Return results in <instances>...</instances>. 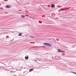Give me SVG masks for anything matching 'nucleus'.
Returning a JSON list of instances; mask_svg holds the SVG:
<instances>
[{
    "mask_svg": "<svg viewBox=\"0 0 76 76\" xmlns=\"http://www.w3.org/2000/svg\"><path fill=\"white\" fill-rule=\"evenodd\" d=\"M18 36H19V37H20V36H22V33H20L18 35Z\"/></svg>",
    "mask_w": 76,
    "mask_h": 76,
    "instance_id": "nucleus-9",
    "label": "nucleus"
},
{
    "mask_svg": "<svg viewBox=\"0 0 76 76\" xmlns=\"http://www.w3.org/2000/svg\"><path fill=\"white\" fill-rule=\"evenodd\" d=\"M39 23H42V22L39 21Z\"/></svg>",
    "mask_w": 76,
    "mask_h": 76,
    "instance_id": "nucleus-12",
    "label": "nucleus"
},
{
    "mask_svg": "<svg viewBox=\"0 0 76 76\" xmlns=\"http://www.w3.org/2000/svg\"><path fill=\"white\" fill-rule=\"evenodd\" d=\"M51 7L52 8H54L55 7V5L54 4H52L51 5Z\"/></svg>",
    "mask_w": 76,
    "mask_h": 76,
    "instance_id": "nucleus-2",
    "label": "nucleus"
},
{
    "mask_svg": "<svg viewBox=\"0 0 76 76\" xmlns=\"http://www.w3.org/2000/svg\"><path fill=\"white\" fill-rule=\"evenodd\" d=\"M43 44L45 45L48 47H51L52 46V45L50 43H43Z\"/></svg>",
    "mask_w": 76,
    "mask_h": 76,
    "instance_id": "nucleus-1",
    "label": "nucleus"
},
{
    "mask_svg": "<svg viewBox=\"0 0 76 76\" xmlns=\"http://www.w3.org/2000/svg\"><path fill=\"white\" fill-rule=\"evenodd\" d=\"M30 37H31V38H35V37H33L32 36H30Z\"/></svg>",
    "mask_w": 76,
    "mask_h": 76,
    "instance_id": "nucleus-11",
    "label": "nucleus"
},
{
    "mask_svg": "<svg viewBox=\"0 0 76 76\" xmlns=\"http://www.w3.org/2000/svg\"><path fill=\"white\" fill-rule=\"evenodd\" d=\"M34 61H37V60H34Z\"/></svg>",
    "mask_w": 76,
    "mask_h": 76,
    "instance_id": "nucleus-15",
    "label": "nucleus"
},
{
    "mask_svg": "<svg viewBox=\"0 0 76 76\" xmlns=\"http://www.w3.org/2000/svg\"><path fill=\"white\" fill-rule=\"evenodd\" d=\"M7 0V1L8 0Z\"/></svg>",
    "mask_w": 76,
    "mask_h": 76,
    "instance_id": "nucleus-19",
    "label": "nucleus"
},
{
    "mask_svg": "<svg viewBox=\"0 0 76 76\" xmlns=\"http://www.w3.org/2000/svg\"><path fill=\"white\" fill-rule=\"evenodd\" d=\"M8 13L7 12H6V13Z\"/></svg>",
    "mask_w": 76,
    "mask_h": 76,
    "instance_id": "nucleus-17",
    "label": "nucleus"
},
{
    "mask_svg": "<svg viewBox=\"0 0 76 76\" xmlns=\"http://www.w3.org/2000/svg\"><path fill=\"white\" fill-rule=\"evenodd\" d=\"M4 30H2V31H3Z\"/></svg>",
    "mask_w": 76,
    "mask_h": 76,
    "instance_id": "nucleus-16",
    "label": "nucleus"
},
{
    "mask_svg": "<svg viewBox=\"0 0 76 76\" xmlns=\"http://www.w3.org/2000/svg\"><path fill=\"white\" fill-rule=\"evenodd\" d=\"M6 8H7L8 9H9V8H10V7H9V6L8 5H7L6 6Z\"/></svg>",
    "mask_w": 76,
    "mask_h": 76,
    "instance_id": "nucleus-6",
    "label": "nucleus"
},
{
    "mask_svg": "<svg viewBox=\"0 0 76 76\" xmlns=\"http://www.w3.org/2000/svg\"><path fill=\"white\" fill-rule=\"evenodd\" d=\"M13 67L12 66H10V69H13Z\"/></svg>",
    "mask_w": 76,
    "mask_h": 76,
    "instance_id": "nucleus-10",
    "label": "nucleus"
},
{
    "mask_svg": "<svg viewBox=\"0 0 76 76\" xmlns=\"http://www.w3.org/2000/svg\"><path fill=\"white\" fill-rule=\"evenodd\" d=\"M66 10V8L62 9L61 10V11H63V10Z\"/></svg>",
    "mask_w": 76,
    "mask_h": 76,
    "instance_id": "nucleus-4",
    "label": "nucleus"
},
{
    "mask_svg": "<svg viewBox=\"0 0 76 76\" xmlns=\"http://www.w3.org/2000/svg\"><path fill=\"white\" fill-rule=\"evenodd\" d=\"M33 70H34V69H31L29 70V72H32V71H33Z\"/></svg>",
    "mask_w": 76,
    "mask_h": 76,
    "instance_id": "nucleus-5",
    "label": "nucleus"
},
{
    "mask_svg": "<svg viewBox=\"0 0 76 76\" xmlns=\"http://www.w3.org/2000/svg\"><path fill=\"white\" fill-rule=\"evenodd\" d=\"M7 37H9V36H7Z\"/></svg>",
    "mask_w": 76,
    "mask_h": 76,
    "instance_id": "nucleus-18",
    "label": "nucleus"
},
{
    "mask_svg": "<svg viewBox=\"0 0 76 76\" xmlns=\"http://www.w3.org/2000/svg\"><path fill=\"white\" fill-rule=\"evenodd\" d=\"M62 55H64V56L65 55V53H63L62 54Z\"/></svg>",
    "mask_w": 76,
    "mask_h": 76,
    "instance_id": "nucleus-14",
    "label": "nucleus"
},
{
    "mask_svg": "<svg viewBox=\"0 0 76 76\" xmlns=\"http://www.w3.org/2000/svg\"><path fill=\"white\" fill-rule=\"evenodd\" d=\"M69 73H74V74H75V75H76V73H75V72H69Z\"/></svg>",
    "mask_w": 76,
    "mask_h": 76,
    "instance_id": "nucleus-7",
    "label": "nucleus"
},
{
    "mask_svg": "<svg viewBox=\"0 0 76 76\" xmlns=\"http://www.w3.org/2000/svg\"><path fill=\"white\" fill-rule=\"evenodd\" d=\"M25 58L26 60H28V58H29V57H28V56H26L25 57Z\"/></svg>",
    "mask_w": 76,
    "mask_h": 76,
    "instance_id": "nucleus-3",
    "label": "nucleus"
},
{
    "mask_svg": "<svg viewBox=\"0 0 76 76\" xmlns=\"http://www.w3.org/2000/svg\"><path fill=\"white\" fill-rule=\"evenodd\" d=\"M21 18H24L25 17V15H21Z\"/></svg>",
    "mask_w": 76,
    "mask_h": 76,
    "instance_id": "nucleus-8",
    "label": "nucleus"
},
{
    "mask_svg": "<svg viewBox=\"0 0 76 76\" xmlns=\"http://www.w3.org/2000/svg\"><path fill=\"white\" fill-rule=\"evenodd\" d=\"M58 52H60V50L58 49Z\"/></svg>",
    "mask_w": 76,
    "mask_h": 76,
    "instance_id": "nucleus-13",
    "label": "nucleus"
}]
</instances>
